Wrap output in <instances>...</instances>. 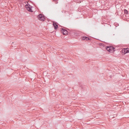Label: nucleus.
Here are the masks:
<instances>
[{"label": "nucleus", "instance_id": "obj_1", "mask_svg": "<svg viewBox=\"0 0 129 129\" xmlns=\"http://www.w3.org/2000/svg\"><path fill=\"white\" fill-rule=\"evenodd\" d=\"M107 50L110 52H113L115 51V48L113 46H107L106 47Z\"/></svg>", "mask_w": 129, "mask_h": 129}, {"label": "nucleus", "instance_id": "obj_2", "mask_svg": "<svg viewBox=\"0 0 129 129\" xmlns=\"http://www.w3.org/2000/svg\"><path fill=\"white\" fill-rule=\"evenodd\" d=\"M38 18L39 19L42 21H44L45 20L44 16L41 14H39L38 16Z\"/></svg>", "mask_w": 129, "mask_h": 129}, {"label": "nucleus", "instance_id": "obj_3", "mask_svg": "<svg viewBox=\"0 0 129 129\" xmlns=\"http://www.w3.org/2000/svg\"><path fill=\"white\" fill-rule=\"evenodd\" d=\"M61 32L63 33V34L64 35H66L68 34V32L67 30L64 29L62 28L61 30Z\"/></svg>", "mask_w": 129, "mask_h": 129}, {"label": "nucleus", "instance_id": "obj_4", "mask_svg": "<svg viewBox=\"0 0 129 129\" xmlns=\"http://www.w3.org/2000/svg\"><path fill=\"white\" fill-rule=\"evenodd\" d=\"M53 25L55 29H57L58 27L57 23L55 22H53Z\"/></svg>", "mask_w": 129, "mask_h": 129}, {"label": "nucleus", "instance_id": "obj_5", "mask_svg": "<svg viewBox=\"0 0 129 129\" xmlns=\"http://www.w3.org/2000/svg\"><path fill=\"white\" fill-rule=\"evenodd\" d=\"M25 7L26 8L27 10L29 11L30 12H32V10L31 9V7H30L27 5H26L25 6Z\"/></svg>", "mask_w": 129, "mask_h": 129}, {"label": "nucleus", "instance_id": "obj_6", "mask_svg": "<svg viewBox=\"0 0 129 129\" xmlns=\"http://www.w3.org/2000/svg\"><path fill=\"white\" fill-rule=\"evenodd\" d=\"M125 49V48L124 49L125 50L124 52L125 53L129 52V50H127L126 48V49Z\"/></svg>", "mask_w": 129, "mask_h": 129}, {"label": "nucleus", "instance_id": "obj_7", "mask_svg": "<svg viewBox=\"0 0 129 129\" xmlns=\"http://www.w3.org/2000/svg\"><path fill=\"white\" fill-rule=\"evenodd\" d=\"M124 13L126 14H128V11L125 9H124Z\"/></svg>", "mask_w": 129, "mask_h": 129}, {"label": "nucleus", "instance_id": "obj_8", "mask_svg": "<svg viewBox=\"0 0 129 129\" xmlns=\"http://www.w3.org/2000/svg\"><path fill=\"white\" fill-rule=\"evenodd\" d=\"M85 38H86V40H90V39L89 38H88L86 37H85Z\"/></svg>", "mask_w": 129, "mask_h": 129}, {"label": "nucleus", "instance_id": "obj_9", "mask_svg": "<svg viewBox=\"0 0 129 129\" xmlns=\"http://www.w3.org/2000/svg\"><path fill=\"white\" fill-rule=\"evenodd\" d=\"M82 37V39L83 40H86V38L85 37Z\"/></svg>", "mask_w": 129, "mask_h": 129}, {"label": "nucleus", "instance_id": "obj_10", "mask_svg": "<svg viewBox=\"0 0 129 129\" xmlns=\"http://www.w3.org/2000/svg\"><path fill=\"white\" fill-rule=\"evenodd\" d=\"M61 12L62 13H63V12H64V13H65L66 12V11L62 10V11H61Z\"/></svg>", "mask_w": 129, "mask_h": 129}, {"label": "nucleus", "instance_id": "obj_11", "mask_svg": "<svg viewBox=\"0 0 129 129\" xmlns=\"http://www.w3.org/2000/svg\"><path fill=\"white\" fill-rule=\"evenodd\" d=\"M54 1H57V0H53Z\"/></svg>", "mask_w": 129, "mask_h": 129}, {"label": "nucleus", "instance_id": "obj_12", "mask_svg": "<svg viewBox=\"0 0 129 129\" xmlns=\"http://www.w3.org/2000/svg\"><path fill=\"white\" fill-rule=\"evenodd\" d=\"M111 77V76H110V77Z\"/></svg>", "mask_w": 129, "mask_h": 129}]
</instances>
